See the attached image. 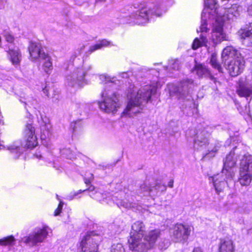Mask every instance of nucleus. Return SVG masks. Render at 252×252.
Instances as JSON below:
<instances>
[{
	"label": "nucleus",
	"mask_w": 252,
	"mask_h": 252,
	"mask_svg": "<svg viewBox=\"0 0 252 252\" xmlns=\"http://www.w3.org/2000/svg\"><path fill=\"white\" fill-rule=\"evenodd\" d=\"M157 88L151 85H146L140 88L136 95L130 96L123 115L128 117L142 112L145 105L151 100L152 95L155 94Z\"/></svg>",
	"instance_id": "obj_1"
},
{
	"label": "nucleus",
	"mask_w": 252,
	"mask_h": 252,
	"mask_svg": "<svg viewBox=\"0 0 252 252\" xmlns=\"http://www.w3.org/2000/svg\"><path fill=\"white\" fill-rule=\"evenodd\" d=\"M212 132V127L207 126L203 129L197 131L193 140V147L195 149L201 150L207 149V152L202 154V159L204 160L214 158L221 147L220 143L218 141L209 142L208 136Z\"/></svg>",
	"instance_id": "obj_2"
},
{
	"label": "nucleus",
	"mask_w": 252,
	"mask_h": 252,
	"mask_svg": "<svg viewBox=\"0 0 252 252\" xmlns=\"http://www.w3.org/2000/svg\"><path fill=\"white\" fill-rule=\"evenodd\" d=\"M128 11L130 13L129 15V22H133L138 25L147 22L150 14L156 17H159L161 15L158 6L154 4L148 5L140 4L138 8L130 6Z\"/></svg>",
	"instance_id": "obj_3"
},
{
	"label": "nucleus",
	"mask_w": 252,
	"mask_h": 252,
	"mask_svg": "<svg viewBox=\"0 0 252 252\" xmlns=\"http://www.w3.org/2000/svg\"><path fill=\"white\" fill-rule=\"evenodd\" d=\"M91 69V65L86 64L81 67L69 65L65 73V83L73 87L83 86L87 83L85 77Z\"/></svg>",
	"instance_id": "obj_4"
},
{
	"label": "nucleus",
	"mask_w": 252,
	"mask_h": 252,
	"mask_svg": "<svg viewBox=\"0 0 252 252\" xmlns=\"http://www.w3.org/2000/svg\"><path fill=\"white\" fill-rule=\"evenodd\" d=\"M238 157L240 163L238 182L242 186H248L252 180V156L247 153Z\"/></svg>",
	"instance_id": "obj_5"
},
{
	"label": "nucleus",
	"mask_w": 252,
	"mask_h": 252,
	"mask_svg": "<svg viewBox=\"0 0 252 252\" xmlns=\"http://www.w3.org/2000/svg\"><path fill=\"white\" fill-rule=\"evenodd\" d=\"M195 85L192 79H182L174 88V93L179 100L184 102L192 101L191 94Z\"/></svg>",
	"instance_id": "obj_6"
},
{
	"label": "nucleus",
	"mask_w": 252,
	"mask_h": 252,
	"mask_svg": "<svg viewBox=\"0 0 252 252\" xmlns=\"http://www.w3.org/2000/svg\"><path fill=\"white\" fill-rule=\"evenodd\" d=\"M103 100L98 102L100 109L106 113H114L120 106L118 95L115 92L106 89L101 93Z\"/></svg>",
	"instance_id": "obj_7"
},
{
	"label": "nucleus",
	"mask_w": 252,
	"mask_h": 252,
	"mask_svg": "<svg viewBox=\"0 0 252 252\" xmlns=\"http://www.w3.org/2000/svg\"><path fill=\"white\" fill-rule=\"evenodd\" d=\"M146 232V227L141 221H136L131 226V230L128 239L129 248L134 252L137 246L142 240Z\"/></svg>",
	"instance_id": "obj_8"
},
{
	"label": "nucleus",
	"mask_w": 252,
	"mask_h": 252,
	"mask_svg": "<svg viewBox=\"0 0 252 252\" xmlns=\"http://www.w3.org/2000/svg\"><path fill=\"white\" fill-rule=\"evenodd\" d=\"M50 230V229L48 226L36 228L29 236L23 238L22 241L30 247L36 246L46 239Z\"/></svg>",
	"instance_id": "obj_9"
},
{
	"label": "nucleus",
	"mask_w": 252,
	"mask_h": 252,
	"mask_svg": "<svg viewBox=\"0 0 252 252\" xmlns=\"http://www.w3.org/2000/svg\"><path fill=\"white\" fill-rule=\"evenodd\" d=\"M191 232L188 225L177 223L170 229V234L175 242L184 243L187 241Z\"/></svg>",
	"instance_id": "obj_10"
},
{
	"label": "nucleus",
	"mask_w": 252,
	"mask_h": 252,
	"mask_svg": "<svg viewBox=\"0 0 252 252\" xmlns=\"http://www.w3.org/2000/svg\"><path fill=\"white\" fill-rule=\"evenodd\" d=\"M160 234V231L158 229L152 230L147 234L145 233L143 240L140 242L134 252H146L152 249Z\"/></svg>",
	"instance_id": "obj_11"
},
{
	"label": "nucleus",
	"mask_w": 252,
	"mask_h": 252,
	"mask_svg": "<svg viewBox=\"0 0 252 252\" xmlns=\"http://www.w3.org/2000/svg\"><path fill=\"white\" fill-rule=\"evenodd\" d=\"M225 64L230 75L233 77L240 74L244 68V61L241 58L230 60Z\"/></svg>",
	"instance_id": "obj_12"
},
{
	"label": "nucleus",
	"mask_w": 252,
	"mask_h": 252,
	"mask_svg": "<svg viewBox=\"0 0 252 252\" xmlns=\"http://www.w3.org/2000/svg\"><path fill=\"white\" fill-rule=\"evenodd\" d=\"M35 129L31 124L26 125L24 130V137L26 140L25 147L29 149H32L35 147L37 144V139L34 135Z\"/></svg>",
	"instance_id": "obj_13"
},
{
	"label": "nucleus",
	"mask_w": 252,
	"mask_h": 252,
	"mask_svg": "<svg viewBox=\"0 0 252 252\" xmlns=\"http://www.w3.org/2000/svg\"><path fill=\"white\" fill-rule=\"evenodd\" d=\"M223 25L222 22L218 23L216 20V24L213 27L211 35L212 41L215 45L226 40L225 33L223 30Z\"/></svg>",
	"instance_id": "obj_14"
},
{
	"label": "nucleus",
	"mask_w": 252,
	"mask_h": 252,
	"mask_svg": "<svg viewBox=\"0 0 252 252\" xmlns=\"http://www.w3.org/2000/svg\"><path fill=\"white\" fill-rule=\"evenodd\" d=\"M238 33L244 45L252 46V22L241 28Z\"/></svg>",
	"instance_id": "obj_15"
},
{
	"label": "nucleus",
	"mask_w": 252,
	"mask_h": 252,
	"mask_svg": "<svg viewBox=\"0 0 252 252\" xmlns=\"http://www.w3.org/2000/svg\"><path fill=\"white\" fill-rule=\"evenodd\" d=\"M80 247L84 252H97L98 245L90 234L84 237L80 243Z\"/></svg>",
	"instance_id": "obj_16"
},
{
	"label": "nucleus",
	"mask_w": 252,
	"mask_h": 252,
	"mask_svg": "<svg viewBox=\"0 0 252 252\" xmlns=\"http://www.w3.org/2000/svg\"><path fill=\"white\" fill-rule=\"evenodd\" d=\"M192 72L195 73L198 77H208L214 83L216 84L217 82L216 78L211 74L209 69L204 64H196L193 67Z\"/></svg>",
	"instance_id": "obj_17"
},
{
	"label": "nucleus",
	"mask_w": 252,
	"mask_h": 252,
	"mask_svg": "<svg viewBox=\"0 0 252 252\" xmlns=\"http://www.w3.org/2000/svg\"><path fill=\"white\" fill-rule=\"evenodd\" d=\"M29 51L31 57L33 60L44 58L46 54L41 45L37 43H31L29 48Z\"/></svg>",
	"instance_id": "obj_18"
},
{
	"label": "nucleus",
	"mask_w": 252,
	"mask_h": 252,
	"mask_svg": "<svg viewBox=\"0 0 252 252\" xmlns=\"http://www.w3.org/2000/svg\"><path fill=\"white\" fill-rule=\"evenodd\" d=\"M210 180L213 182L214 187L218 194L223 191L227 183L223 174H217L210 177Z\"/></svg>",
	"instance_id": "obj_19"
},
{
	"label": "nucleus",
	"mask_w": 252,
	"mask_h": 252,
	"mask_svg": "<svg viewBox=\"0 0 252 252\" xmlns=\"http://www.w3.org/2000/svg\"><path fill=\"white\" fill-rule=\"evenodd\" d=\"M240 53L239 51L236 50L232 46H227L225 48L222 53L221 57L223 61H225V64L230 60L234 59L240 58Z\"/></svg>",
	"instance_id": "obj_20"
},
{
	"label": "nucleus",
	"mask_w": 252,
	"mask_h": 252,
	"mask_svg": "<svg viewBox=\"0 0 252 252\" xmlns=\"http://www.w3.org/2000/svg\"><path fill=\"white\" fill-rule=\"evenodd\" d=\"M235 245L232 240H221L218 252H235Z\"/></svg>",
	"instance_id": "obj_21"
},
{
	"label": "nucleus",
	"mask_w": 252,
	"mask_h": 252,
	"mask_svg": "<svg viewBox=\"0 0 252 252\" xmlns=\"http://www.w3.org/2000/svg\"><path fill=\"white\" fill-rule=\"evenodd\" d=\"M237 93L240 96L246 97L247 100H248L249 97L252 96V90L247 85L242 83L239 84V87L237 89ZM251 98L248 101V103H250Z\"/></svg>",
	"instance_id": "obj_22"
},
{
	"label": "nucleus",
	"mask_w": 252,
	"mask_h": 252,
	"mask_svg": "<svg viewBox=\"0 0 252 252\" xmlns=\"http://www.w3.org/2000/svg\"><path fill=\"white\" fill-rule=\"evenodd\" d=\"M8 53L10 56V61L12 64L17 65L20 63L21 55L18 49H12L9 48Z\"/></svg>",
	"instance_id": "obj_23"
},
{
	"label": "nucleus",
	"mask_w": 252,
	"mask_h": 252,
	"mask_svg": "<svg viewBox=\"0 0 252 252\" xmlns=\"http://www.w3.org/2000/svg\"><path fill=\"white\" fill-rule=\"evenodd\" d=\"M235 155L234 151H231L229 154L226 156L225 160L223 161V167H233L236 162V159L234 158Z\"/></svg>",
	"instance_id": "obj_24"
},
{
	"label": "nucleus",
	"mask_w": 252,
	"mask_h": 252,
	"mask_svg": "<svg viewBox=\"0 0 252 252\" xmlns=\"http://www.w3.org/2000/svg\"><path fill=\"white\" fill-rule=\"evenodd\" d=\"M242 10V7L237 6L236 4L232 5V6L227 10V15L229 19H233V18H237L240 15V11Z\"/></svg>",
	"instance_id": "obj_25"
},
{
	"label": "nucleus",
	"mask_w": 252,
	"mask_h": 252,
	"mask_svg": "<svg viewBox=\"0 0 252 252\" xmlns=\"http://www.w3.org/2000/svg\"><path fill=\"white\" fill-rule=\"evenodd\" d=\"M208 40L205 35L202 33L200 35V39L195 38L192 45V48L193 49L195 50L200 46H207V43Z\"/></svg>",
	"instance_id": "obj_26"
},
{
	"label": "nucleus",
	"mask_w": 252,
	"mask_h": 252,
	"mask_svg": "<svg viewBox=\"0 0 252 252\" xmlns=\"http://www.w3.org/2000/svg\"><path fill=\"white\" fill-rule=\"evenodd\" d=\"M110 41L106 40V39H103L99 41L96 44L91 46L90 47L89 51L90 53H92L97 50L100 49L103 47H106L110 44Z\"/></svg>",
	"instance_id": "obj_27"
},
{
	"label": "nucleus",
	"mask_w": 252,
	"mask_h": 252,
	"mask_svg": "<svg viewBox=\"0 0 252 252\" xmlns=\"http://www.w3.org/2000/svg\"><path fill=\"white\" fill-rule=\"evenodd\" d=\"M220 174H223L225 178V181L227 183L228 180H232L234 176V172L232 170V167L228 168L223 167L222 172Z\"/></svg>",
	"instance_id": "obj_28"
},
{
	"label": "nucleus",
	"mask_w": 252,
	"mask_h": 252,
	"mask_svg": "<svg viewBox=\"0 0 252 252\" xmlns=\"http://www.w3.org/2000/svg\"><path fill=\"white\" fill-rule=\"evenodd\" d=\"M42 60H45V62L43 65V67L44 71L48 74H49V71H51L53 69L52 63L51 62V59L47 54L45 55L44 58H42Z\"/></svg>",
	"instance_id": "obj_29"
},
{
	"label": "nucleus",
	"mask_w": 252,
	"mask_h": 252,
	"mask_svg": "<svg viewBox=\"0 0 252 252\" xmlns=\"http://www.w3.org/2000/svg\"><path fill=\"white\" fill-rule=\"evenodd\" d=\"M210 63L212 66L217 69L219 72H222V68L221 65L218 62L216 55L213 54L211 55Z\"/></svg>",
	"instance_id": "obj_30"
},
{
	"label": "nucleus",
	"mask_w": 252,
	"mask_h": 252,
	"mask_svg": "<svg viewBox=\"0 0 252 252\" xmlns=\"http://www.w3.org/2000/svg\"><path fill=\"white\" fill-rule=\"evenodd\" d=\"M95 188L94 186H90L87 189L84 190H79L78 191L71 192L70 194L67 196L66 199L69 200H71L74 198V197L77 196L78 194L81 193L83 192H85L86 190H89L90 191H93L94 190Z\"/></svg>",
	"instance_id": "obj_31"
},
{
	"label": "nucleus",
	"mask_w": 252,
	"mask_h": 252,
	"mask_svg": "<svg viewBox=\"0 0 252 252\" xmlns=\"http://www.w3.org/2000/svg\"><path fill=\"white\" fill-rule=\"evenodd\" d=\"M115 197L113 198V201H116V204L119 207H123L125 208H130L134 207V204L132 202H126L123 200H115Z\"/></svg>",
	"instance_id": "obj_32"
},
{
	"label": "nucleus",
	"mask_w": 252,
	"mask_h": 252,
	"mask_svg": "<svg viewBox=\"0 0 252 252\" xmlns=\"http://www.w3.org/2000/svg\"><path fill=\"white\" fill-rule=\"evenodd\" d=\"M15 240L14 237L12 235L4 237L0 239V245L1 246L12 245Z\"/></svg>",
	"instance_id": "obj_33"
},
{
	"label": "nucleus",
	"mask_w": 252,
	"mask_h": 252,
	"mask_svg": "<svg viewBox=\"0 0 252 252\" xmlns=\"http://www.w3.org/2000/svg\"><path fill=\"white\" fill-rule=\"evenodd\" d=\"M140 190L144 195L149 194L153 190V187L148 185L146 183L142 184L140 187Z\"/></svg>",
	"instance_id": "obj_34"
},
{
	"label": "nucleus",
	"mask_w": 252,
	"mask_h": 252,
	"mask_svg": "<svg viewBox=\"0 0 252 252\" xmlns=\"http://www.w3.org/2000/svg\"><path fill=\"white\" fill-rule=\"evenodd\" d=\"M206 13L203 11L201 14V25L200 27V32L202 33L207 32L208 29L207 28V21L206 19L205 18V15Z\"/></svg>",
	"instance_id": "obj_35"
},
{
	"label": "nucleus",
	"mask_w": 252,
	"mask_h": 252,
	"mask_svg": "<svg viewBox=\"0 0 252 252\" xmlns=\"http://www.w3.org/2000/svg\"><path fill=\"white\" fill-rule=\"evenodd\" d=\"M8 149L12 153L16 154L15 158H18L21 154L23 153V150L18 146L12 145L9 147Z\"/></svg>",
	"instance_id": "obj_36"
},
{
	"label": "nucleus",
	"mask_w": 252,
	"mask_h": 252,
	"mask_svg": "<svg viewBox=\"0 0 252 252\" xmlns=\"http://www.w3.org/2000/svg\"><path fill=\"white\" fill-rule=\"evenodd\" d=\"M110 252H126V251L122 244L117 243L112 246Z\"/></svg>",
	"instance_id": "obj_37"
},
{
	"label": "nucleus",
	"mask_w": 252,
	"mask_h": 252,
	"mask_svg": "<svg viewBox=\"0 0 252 252\" xmlns=\"http://www.w3.org/2000/svg\"><path fill=\"white\" fill-rule=\"evenodd\" d=\"M205 6L211 9L217 8V2L216 0H204Z\"/></svg>",
	"instance_id": "obj_38"
},
{
	"label": "nucleus",
	"mask_w": 252,
	"mask_h": 252,
	"mask_svg": "<svg viewBox=\"0 0 252 252\" xmlns=\"http://www.w3.org/2000/svg\"><path fill=\"white\" fill-rule=\"evenodd\" d=\"M179 61L178 60H172L170 62L168 67L169 69H172L174 70H178L179 69Z\"/></svg>",
	"instance_id": "obj_39"
},
{
	"label": "nucleus",
	"mask_w": 252,
	"mask_h": 252,
	"mask_svg": "<svg viewBox=\"0 0 252 252\" xmlns=\"http://www.w3.org/2000/svg\"><path fill=\"white\" fill-rule=\"evenodd\" d=\"M100 79L103 81H105V84H107V86H110L111 85H113L114 82V81L113 80L114 78H111L109 76L105 75H100Z\"/></svg>",
	"instance_id": "obj_40"
},
{
	"label": "nucleus",
	"mask_w": 252,
	"mask_h": 252,
	"mask_svg": "<svg viewBox=\"0 0 252 252\" xmlns=\"http://www.w3.org/2000/svg\"><path fill=\"white\" fill-rule=\"evenodd\" d=\"M82 126L81 121L80 120L72 122L70 124V128L72 129L73 132L76 131L78 128Z\"/></svg>",
	"instance_id": "obj_41"
},
{
	"label": "nucleus",
	"mask_w": 252,
	"mask_h": 252,
	"mask_svg": "<svg viewBox=\"0 0 252 252\" xmlns=\"http://www.w3.org/2000/svg\"><path fill=\"white\" fill-rule=\"evenodd\" d=\"M62 154L64 155L65 157L68 159H71L73 157V155L70 149H65L62 151Z\"/></svg>",
	"instance_id": "obj_42"
},
{
	"label": "nucleus",
	"mask_w": 252,
	"mask_h": 252,
	"mask_svg": "<svg viewBox=\"0 0 252 252\" xmlns=\"http://www.w3.org/2000/svg\"><path fill=\"white\" fill-rule=\"evenodd\" d=\"M6 41L10 43H13L14 38L13 36L8 32H6L4 35Z\"/></svg>",
	"instance_id": "obj_43"
},
{
	"label": "nucleus",
	"mask_w": 252,
	"mask_h": 252,
	"mask_svg": "<svg viewBox=\"0 0 252 252\" xmlns=\"http://www.w3.org/2000/svg\"><path fill=\"white\" fill-rule=\"evenodd\" d=\"M155 189L158 191H164L166 189V187L161 184H157L155 187Z\"/></svg>",
	"instance_id": "obj_44"
},
{
	"label": "nucleus",
	"mask_w": 252,
	"mask_h": 252,
	"mask_svg": "<svg viewBox=\"0 0 252 252\" xmlns=\"http://www.w3.org/2000/svg\"><path fill=\"white\" fill-rule=\"evenodd\" d=\"M63 206V204L62 202H60V204L58 205V207L56 209L55 211V216H58L60 214V212H61V210L62 209Z\"/></svg>",
	"instance_id": "obj_45"
},
{
	"label": "nucleus",
	"mask_w": 252,
	"mask_h": 252,
	"mask_svg": "<svg viewBox=\"0 0 252 252\" xmlns=\"http://www.w3.org/2000/svg\"><path fill=\"white\" fill-rule=\"evenodd\" d=\"M94 179V175L93 174H90V176L88 177V178H84V182L86 185H89L92 181Z\"/></svg>",
	"instance_id": "obj_46"
},
{
	"label": "nucleus",
	"mask_w": 252,
	"mask_h": 252,
	"mask_svg": "<svg viewBox=\"0 0 252 252\" xmlns=\"http://www.w3.org/2000/svg\"><path fill=\"white\" fill-rule=\"evenodd\" d=\"M20 101L23 103H24L25 105H28L29 103H31L32 105L33 104V101H36L35 100H34L33 98H29L26 101H24L22 100L21 99H20Z\"/></svg>",
	"instance_id": "obj_47"
},
{
	"label": "nucleus",
	"mask_w": 252,
	"mask_h": 252,
	"mask_svg": "<svg viewBox=\"0 0 252 252\" xmlns=\"http://www.w3.org/2000/svg\"><path fill=\"white\" fill-rule=\"evenodd\" d=\"M247 11L248 14L252 16V4L248 7Z\"/></svg>",
	"instance_id": "obj_48"
},
{
	"label": "nucleus",
	"mask_w": 252,
	"mask_h": 252,
	"mask_svg": "<svg viewBox=\"0 0 252 252\" xmlns=\"http://www.w3.org/2000/svg\"><path fill=\"white\" fill-rule=\"evenodd\" d=\"M192 252H203L202 249L200 247H196L194 248Z\"/></svg>",
	"instance_id": "obj_49"
},
{
	"label": "nucleus",
	"mask_w": 252,
	"mask_h": 252,
	"mask_svg": "<svg viewBox=\"0 0 252 252\" xmlns=\"http://www.w3.org/2000/svg\"><path fill=\"white\" fill-rule=\"evenodd\" d=\"M122 77L123 78H127L128 77V74L127 72H124L121 73Z\"/></svg>",
	"instance_id": "obj_50"
},
{
	"label": "nucleus",
	"mask_w": 252,
	"mask_h": 252,
	"mask_svg": "<svg viewBox=\"0 0 252 252\" xmlns=\"http://www.w3.org/2000/svg\"><path fill=\"white\" fill-rule=\"evenodd\" d=\"M43 93L46 94V96H48V90L47 89V87H46L43 90Z\"/></svg>",
	"instance_id": "obj_51"
},
{
	"label": "nucleus",
	"mask_w": 252,
	"mask_h": 252,
	"mask_svg": "<svg viewBox=\"0 0 252 252\" xmlns=\"http://www.w3.org/2000/svg\"><path fill=\"white\" fill-rule=\"evenodd\" d=\"M168 186L172 188H173V180H171L169 182V184H168Z\"/></svg>",
	"instance_id": "obj_52"
},
{
	"label": "nucleus",
	"mask_w": 252,
	"mask_h": 252,
	"mask_svg": "<svg viewBox=\"0 0 252 252\" xmlns=\"http://www.w3.org/2000/svg\"><path fill=\"white\" fill-rule=\"evenodd\" d=\"M46 138L45 134H44V135H41V139H44Z\"/></svg>",
	"instance_id": "obj_53"
},
{
	"label": "nucleus",
	"mask_w": 252,
	"mask_h": 252,
	"mask_svg": "<svg viewBox=\"0 0 252 252\" xmlns=\"http://www.w3.org/2000/svg\"><path fill=\"white\" fill-rule=\"evenodd\" d=\"M95 194L97 196L99 195L100 194V193L99 192H95Z\"/></svg>",
	"instance_id": "obj_54"
},
{
	"label": "nucleus",
	"mask_w": 252,
	"mask_h": 252,
	"mask_svg": "<svg viewBox=\"0 0 252 252\" xmlns=\"http://www.w3.org/2000/svg\"><path fill=\"white\" fill-rule=\"evenodd\" d=\"M3 145H1V144H0V149H2V148H3Z\"/></svg>",
	"instance_id": "obj_55"
},
{
	"label": "nucleus",
	"mask_w": 252,
	"mask_h": 252,
	"mask_svg": "<svg viewBox=\"0 0 252 252\" xmlns=\"http://www.w3.org/2000/svg\"><path fill=\"white\" fill-rule=\"evenodd\" d=\"M248 117L249 119H251V116L249 115V114H248Z\"/></svg>",
	"instance_id": "obj_56"
},
{
	"label": "nucleus",
	"mask_w": 252,
	"mask_h": 252,
	"mask_svg": "<svg viewBox=\"0 0 252 252\" xmlns=\"http://www.w3.org/2000/svg\"><path fill=\"white\" fill-rule=\"evenodd\" d=\"M90 196L91 197H93V195H92V194H90Z\"/></svg>",
	"instance_id": "obj_57"
},
{
	"label": "nucleus",
	"mask_w": 252,
	"mask_h": 252,
	"mask_svg": "<svg viewBox=\"0 0 252 252\" xmlns=\"http://www.w3.org/2000/svg\"><path fill=\"white\" fill-rule=\"evenodd\" d=\"M46 132H47V135H48L49 131H46Z\"/></svg>",
	"instance_id": "obj_58"
},
{
	"label": "nucleus",
	"mask_w": 252,
	"mask_h": 252,
	"mask_svg": "<svg viewBox=\"0 0 252 252\" xmlns=\"http://www.w3.org/2000/svg\"><path fill=\"white\" fill-rule=\"evenodd\" d=\"M166 243H167V244H168V240H166Z\"/></svg>",
	"instance_id": "obj_59"
},
{
	"label": "nucleus",
	"mask_w": 252,
	"mask_h": 252,
	"mask_svg": "<svg viewBox=\"0 0 252 252\" xmlns=\"http://www.w3.org/2000/svg\"><path fill=\"white\" fill-rule=\"evenodd\" d=\"M248 112V113H249V112H250V110H249V109L248 110V112Z\"/></svg>",
	"instance_id": "obj_60"
}]
</instances>
